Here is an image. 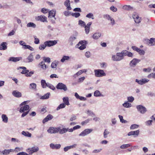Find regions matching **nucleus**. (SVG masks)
Returning a JSON list of instances; mask_svg holds the SVG:
<instances>
[{"label":"nucleus","mask_w":155,"mask_h":155,"mask_svg":"<svg viewBox=\"0 0 155 155\" xmlns=\"http://www.w3.org/2000/svg\"><path fill=\"white\" fill-rule=\"evenodd\" d=\"M19 110L20 113H23L21 115V117H23L26 115L29 111V106L28 105H25L24 106L20 107Z\"/></svg>","instance_id":"1"},{"label":"nucleus","mask_w":155,"mask_h":155,"mask_svg":"<svg viewBox=\"0 0 155 155\" xmlns=\"http://www.w3.org/2000/svg\"><path fill=\"white\" fill-rule=\"evenodd\" d=\"M23 69L21 73L22 74H25V76L26 77H31V75L33 74V72L32 71H30L29 72V71L26 69V68L25 67H19L18 69Z\"/></svg>","instance_id":"2"},{"label":"nucleus","mask_w":155,"mask_h":155,"mask_svg":"<svg viewBox=\"0 0 155 155\" xmlns=\"http://www.w3.org/2000/svg\"><path fill=\"white\" fill-rule=\"evenodd\" d=\"M95 75L96 77H100L106 75L104 71L101 69H96L94 70Z\"/></svg>","instance_id":"3"},{"label":"nucleus","mask_w":155,"mask_h":155,"mask_svg":"<svg viewBox=\"0 0 155 155\" xmlns=\"http://www.w3.org/2000/svg\"><path fill=\"white\" fill-rule=\"evenodd\" d=\"M87 43L86 41H81L79 42L77 45L78 46V48L80 50H83L86 48Z\"/></svg>","instance_id":"4"},{"label":"nucleus","mask_w":155,"mask_h":155,"mask_svg":"<svg viewBox=\"0 0 155 155\" xmlns=\"http://www.w3.org/2000/svg\"><path fill=\"white\" fill-rule=\"evenodd\" d=\"M124 57L121 53H117L116 55H114L112 56V60L114 61H119L123 59Z\"/></svg>","instance_id":"5"},{"label":"nucleus","mask_w":155,"mask_h":155,"mask_svg":"<svg viewBox=\"0 0 155 155\" xmlns=\"http://www.w3.org/2000/svg\"><path fill=\"white\" fill-rule=\"evenodd\" d=\"M56 87L58 89L63 90L64 91L67 90L66 85L62 83H58L56 86Z\"/></svg>","instance_id":"6"},{"label":"nucleus","mask_w":155,"mask_h":155,"mask_svg":"<svg viewBox=\"0 0 155 155\" xmlns=\"http://www.w3.org/2000/svg\"><path fill=\"white\" fill-rule=\"evenodd\" d=\"M48 132L50 134H55L59 131V127H50L48 130Z\"/></svg>","instance_id":"7"},{"label":"nucleus","mask_w":155,"mask_h":155,"mask_svg":"<svg viewBox=\"0 0 155 155\" xmlns=\"http://www.w3.org/2000/svg\"><path fill=\"white\" fill-rule=\"evenodd\" d=\"M35 19L37 21H40L42 22H47V17L44 15H40L35 17Z\"/></svg>","instance_id":"8"},{"label":"nucleus","mask_w":155,"mask_h":155,"mask_svg":"<svg viewBox=\"0 0 155 155\" xmlns=\"http://www.w3.org/2000/svg\"><path fill=\"white\" fill-rule=\"evenodd\" d=\"M45 42L47 47H50L56 45L57 43V40L48 41Z\"/></svg>","instance_id":"9"},{"label":"nucleus","mask_w":155,"mask_h":155,"mask_svg":"<svg viewBox=\"0 0 155 155\" xmlns=\"http://www.w3.org/2000/svg\"><path fill=\"white\" fill-rule=\"evenodd\" d=\"M133 18L136 23H139L141 22V18L140 17L139 15L136 13L133 14Z\"/></svg>","instance_id":"10"},{"label":"nucleus","mask_w":155,"mask_h":155,"mask_svg":"<svg viewBox=\"0 0 155 155\" xmlns=\"http://www.w3.org/2000/svg\"><path fill=\"white\" fill-rule=\"evenodd\" d=\"M149 81V80L148 79L143 78L140 80L136 79L135 80V81L139 84L143 85L148 82Z\"/></svg>","instance_id":"11"},{"label":"nucleus","mask_w":155,"mask_h":155,"mask_svg":"<svg viewBox=\"0 0 155 155\" xmlns=\"http://www.w3.org/2000/svg\"><path fill=\"white\" fill-rule=\"evenodd\" d=\"M39 149L37 147H34L31 148H29L27 150V152L29 154H32L34 152H36Z\"/></svg>","instance_id":"12"},{"label":"nucleus","mask_w":155,"mask_h":155,"mask_svg":"<svg viewBox=\"0 0 155 155\" xmlns=\"http://www.w3.org/2000/svg\"><path fill=\"white\" fill-rule=\"evenodd\" d=\"M137 108L141 113L144 114L146 111V108L142 105H138L137 106Z\"/></svg>","instance_id":"13"},{"label":"nucleus","mask_w":155,"mask_h":155,"mask_svg":"<svg viewBox=\"0 0 155 155\" xmlns=\"http://www.w3.org/2000/svg\"><path fill=\"white\" fill-rule=\"evenodd\" d=\"M92 131V129H86L81 132L79 134V136H84L88 134Z\"/></svg>","instance_id":"14"},{"label":"nucleus","mask_w":155,"mask_h":155,"mask_svg":"<svg viewBox=\"0 0 155 155\" xmlns=\"http://www.w3.org/2000/svg\"><path fill=\"white\" fill-rule=\"evenodd\" d=\"M22 59L21 57H11L9 58L8 59L9 61H12L14 62H16Z\"/></svg>","instance_id":"15"},{"label":"nucleus","mask_w":155,"mask_h":155,"mask_svg":"<svg viewBox=\"0 0 155 155\" xmlns=\"http://www.w3.org/2000/svg\"><path fill=\"white\" fill-rule=\"evenodd\" d=\"M53 118V116L49 114L43 119L42 122L43 124H45L48 121L51 120Z\"/></svg>","instance_id":"16"},{"label":"nucleus","mask_w":155,"mask_h":155,"mask_svg":"<svg viewBox=\"0 0 155 155\" xmlns=\"http://www.w3.org/2000/svg\"><path fill=\"white\" fill-rule=\"evenodd\" d=\"M12 94L14 97H20L21 96V93L17 91H13Z\"/></svg>","instance_id":"17"},{"label":"nucleus","mask_w":155,"mask_h":155,"mask_svg":"<svg viewBox=\"0 0 155 155\" xmlns=\"http://www.w3.org/2000/svg\"><path fill=\"white\" fill-rule=\"evenodd\" d=\"M64 5L67 7V9L68 10H71V8L70 6V0H66L64 2Z\"/></svg>","instance_id":"18"},{"label":"nucleus","mask_w":155,"mask_h":155,"mask_svg":"<svg viewBox=\"0 0 155 155\" xmlns=\"http://www.w3.org/2000/svg\"><path fill=\"white\" fill-rule=\"evenodd\" d=\"M76 39V37L74 36H71L69 38L68 40V42L70 44V45H72L73 43V42Z\"/></svg>","instance_id":"19"},{"label":"nucleus","mask_w":155,"mask_h":155,"mask_svg":"<svg viewBox=\"0 0 155 155\" xmlns=\"http://www.w3.org/2000/svg\"><path fill=\"white\" fill-rule=\"evenodd\" d=\"M50 147L52 149H59L61 147V145L60 144H54L53 143L50 144Z\"/></svg>","instance_id":"20"},{"label":"nucleus","mask_w":155,"mask_h":155,"mask_svg":"<svg viewBox=\"0 0 155 155\" xmlns=\"http://www.w3.org/2000/svg\"><path fill=\"white\" fill-rule=\"evenodd\" d=\"M148 45L151 46L155 45V38H151L150 40H148Z\"/></svg>","instance_id":"21"},{"label":"nucleus","mask_w":155,"mask_h":155,"mask_svg":"<svg viewBox=\"0 0 155 155\" xmlns=\"http://www.w3.org/2000/svg\"><path fill=\"white\" fill-rule=\"evenodd\" d=\"M39 67H40L43 70H45L48 67L45 64L44 62L42 61L40 62L38 65Z\"/></svg>","instance_id":"22"},{"label":"nucleus","mask_w":155,"mask_h":155,"mask_svg":"<svg viewBox=\"0 0 155 155\" xmlns=\"http://www.w3.org/2000/svg\"><path fill=\"white\" fill-rule=\"evenodd\" d=\"M13 151L12 150H5L2 151V153L3 154V155H7L9 154L10 153Z\"/></svg>","instance_id":"23"},{"label":"nucleus","mask_w":155,"mask_h":155,"mask_svg":"<svg viewBox=\"0 0 155 155\" xmlns=\"http://www.w3.org/2000/svg\"><path fill=\"white\" fill-rule=\"evenodd\" d=\"M101 34L100 33H95L93 35V38L95 39H98L101 36Z\"/></svg>","instance_id":"24"},{"label":"nucleus","mask_w":155,"mask_h":155,"mask_svg":"<svg viewBox=\"0 0 155 155\" xmlns=\"http://www.w3.org/2000/svg\"><path fill=\"white\" fill-rule=\"evenodd\" d=\"M140 61V60L137 59L136 58H134L131 61L130 63L132 64V65H136L137 63Z\"/></svg>","instance_id":"25"},{"label":"nucleus","mask_w":155,"mask_h":155,"mask_svg":"<svg viewBox=\"0 0 155 155\" xmlns=\"http://www.w3.org/2000/svg\"><path fill=\"white\" fill-rule=\"evenodd\" d=\"M59 133L61 134H62L64 133L67 132L68 131V128H63L62 129H60V128L59 127Z\"/></svg>","instance_id":"26"},{"label":"nucleus","mask_w":155,"mask_h":155,"mask_svg":"<svg viewBox=\"0 0 155 155\" xmlns=\"http://www.w3.org/2000/svg\"><path fill=\"white\" fill-rule=\"evenodd\" d=\"M27 59L28 60L27 62H31L33 60V56L32 54L31 53L28 56Z\"/></svg>","instance_id":"27"},{"label":"nucleus","mask_w":155,"mask_h":155,"mask_svg":"<svg viewBox=\"0 0 155 155\" xmlns=\"http://www.w3.org/2000/svg\"><path fill=\"white\" fill-rule=\"evenodd\" d=\"M63 100L64 102L63 104H64L66 105H68L69 104V99L68 97H64L63 98Z\"/></svg>","instance_id":"28"},{"label":"nucleus","mask_w":155,"mask_h":155,"mask_svg":"<svg viewBox=\"0 0 155 155\" xmlns=\"http://www.w3.org/2000/svg\"><path fill=\"white\" fill-rule=\"evenodd\" d=\"M22 134L24 136L28 137H31V134L28 131L25 132V131H23L22 132Z\"/></svg>","instance_id":"29"},{"label":"nucleus","mask_w":155,"mask_h":155,"mask_svg":"<svg viewBox=\"0 0 155 155\" xmlns=\"http://www.w3.org/2000/svg\"><path fill=\"white\" fill-rule=\"evenodd\" d=\"M70 58L69 57L67 56H63L62 58L61 59V61L62 62H64L65 61L69 60Z\"/></svg>","instance_id":"30"},{"label":"nucleus","mask_w":155,"mask_h":155,"mask_svg":"<svg viewBox=\"0 0 155 155\" xmlns=\"http://www.w3.org/2000/svg\"><path fill=\"white\" fill-rule=\"evenodd\" d=\"M2 121L5 123H7L8 122V118L5 114H2Z\"/></svg>","instance_id":"31"},{"label":"nucleus","mask_w":155,"mask_h":155,"mask_svg":"<svg viewBox=\"0 0 155 155\" xmlns=\"http://www.w3.org/2000/svg\"><path fill=\"white\" fill-rule=\"evenodd\" d=\"M41 83L42 87L43 88H45L48 84L46 83L45 80H41Z\"/></svg>","instance_id":"32"},{"label":"nucleus","mask_w":155,"mask_h":155,"mask_svg":"<svg viewBox=\"0 0 155 155\" xmlns=\"http://www.w3.org/2000/svg\"><path fill=\"white\" fill-rule=\"evenodd\" d=\"M56 14V12L54 10H51L50 11L49 13V16H52V17H54Z\"/></svg>","instance_id":"33"},{"label":"nucleus","mask_w":155,"mask_h":155,"mask_svg":"<svg viewBox=\"0 0 155 155\" xmlns=\"http://www.w3.org/2000/svg\"><path fill=\"white\" fill-rule=\"evenodd\" d=\"M27 27H32L33 28H35L36 25L32 22H29L28 23L27 25Z\"/></svg>","instance_id":"34"},{"label":"nucleus","mask_w":155,"mask_h":155,"mask_svg":"<svg viewBox=\"0 0 155 155\" xmlns=\"http://www.w3.org/2000/svg\"><path fill=\"white\" fill-rule=\"evenodd\" d=\"M23 48L25 49H28L31 51H33L34 49L33 48L29 45H24Z\"/></svg>","instance_id":"35"},{"label":"nucleus","mask_w":155,"mask_h":155,"mask_svg":"<svg viewBox=\"0 0 155 155\" xmlns=\"http://www.w3.org/2000/svg\"><path fill=\"white\" fill-rule=\"evenodd\" d=\"M58 63L54 61L52 62L51 65V67L52 68H55L58 65Z\"/></svg>","instance_id":"36"},{"label":"nucleus","mask_w":155,"mask_h":155,"mask_svg":"<svg viewBox=\"0 0 155 155\" xmlns=\"http://www.w3.org/2000/svg\"><path fill=\"white\" fill-rule=\"evenodd\" d=\"M131 146V145L129 144H124L121 145L120 148L121 149H125Z\"/></svg>","instance_id":"37"},{"label":"nucleus","mask_w":155,"mask_h":155,"mask_svg":"<svg viewBox=\"0 0 155 155\" xmlns=\"http://www.w3.org/2000/svg\"><path fill=\"white\" fill-rule=\"evenodd\" d=\"M46 47L47 46L46 45V44L45 43V42H44L43 44H41L39 45V48L40 50H44Z\"/></svg>","instance_id":"38"},{"label":"nucleus","mask_w":155,"mask_h":155,"mask_svg":"<svg viewBox=\"0 0 155 155\" xmlns=\"http://www.w3.org/2000/svg\"><path fill=\"white\" fill-rule=\"evenodd\" d=\"M66 105L62 103L59 105L57 107L56 110H58L59 109L64 108L65 107Z\"/></svg>","instance_id":"39"},{"label":"nucleus","mask_w":155,"mask_h":155,"mask_svg":"<svg viewBox=\"0 0 155 155\" xmlns=\"http://www.w3.org/2000/svg\"><path fill=\"white\" fill-rule=\"evenodd\" d=\"M29 88L31 89H35L36 88V84L34 83H31L30 85Z\"/></svg>","instance_id":"40"},{"label":"nucleus","mask_w":155,"mask_h":155,"mask_svg":"<svg viewBox=\"0 0 155 155\" xmlns=\"http://www.w3.org/2000/svg\"><path fill=\"white\" fill-rule=\"evenodd\" d=\"M140 55H143L144 54L145 52L143 50H141L139 48V50L137 51Z\"/></svg>","instance_id":"41"},{"label":"nucleus","mask_w":155,"mask_h":155,"mask_svg":"<svg viewBox=\"0 0 155 155\" xmlns=\"http://www.w3.org/2000/svg\"><path fill=\"white\" fill-rule=\"evenodd\" d=\"M49 93L45 94L41 97V98L43 99H47L49 97Z\"/></svg>","instance_id":"42"},{"label":"nucleus","mask_w":155,"mask_h":155,"mask_svg":"<svg viewBox=\"0 0 155 155\" xmlns=\"http://www.w3.org/2000/svg\"><path fill=\"white\" fill-rule=\"evenodd\" d=\"M6 43L5 42H3L1 45V46L3 50H5L7 49V47L6 46Z\"/></svg>","instance_id":"43"},{"label":"nucleus","mask_w":155,"mask_h":155,"mask_svg":"<svg viewBox=\"0 0 155 155\" xmlns=\"http://www.w3.org/2000/svg\"><path fill=\"white\" fill-rule=\"evenodd\" d=\"M123 106L125 107L128 108L131 106V104L126 102L123 104Z\"/></svg>","instance_id":"44"},{"label":"nucleus","mask_w":155,"mask_h":155,"mask_svg":"<svg viewBox=\"0 0 155 155\" xmlns=\"http://www.w3.org/2000/svg\"><path fill=\"white\" fill-rule=\"evenodd\" d=\"M33 37L35 39V43L36 44H39L40 42L39 39L38 38H37L36 36H34Z\"/></svg>","instance_id":"45"},{"label":"nucleus","mask_w":155,"mask_h":155,"mask_svg":"<svg viewBox=\"0 0 155 155\" xmlns=\"http://www.w3.org/2000/svg\"><path fill=\"white\" fill-rule=\"evenodd\" d=\"M86 17L89 18H91L92 19H94V18L93 14L92 13H89L86 15Z\"/></svg>","instance_id":"46"},{"label":"nucleus","mask_w":155,"mask_h":155,"mask_svg":"<svg viewBox=\"0 0 155 155\" xmlns=\"http://www.w3.org/2000/svg\"><path fill=\"white\" fill-rule=\"evenodd\" d=\"M101 94L100 92L98 90L95 91L94 93V95L96 97L99 96Z\"/></svg>","instance_id":"47"},{"label":"nucleus","mask_w":155,"mask_h":155,"mask_svg":"<svg viewBox=\"0 0 155 155\" xmlns=\"http://www.w3.org/2000/svg\"><path fill=\"white\" fill-rule=\"evenodd\" d=\"M124 8L125 9L128 10L132 9L133 8L131 7L130 5H124Z\"/></svg>","instance_id":"48"},{"label":"nucleus","mask_w":155,"mask_h":155,"mask_svg":"<svg viewBox=\"0 0 155 155\" xmlns=\"http://www.w3.org/2000/svg\"><path fill=\"white\" fill-rule=\"evenodd\" d=\"M109 132L106 129L104 131V137L105 138H106L107 136V135L109 134Z\"/></svg>","instance_id":"49"},{"label":"nucleus","mask_w":155,"mask_h":155,"mask_svg":"<svg viewBox=\"0 0 155 155\" xmlns=\"http://www.w3.org/2000/svg\"><path fill=\"white\" fill-rule=\"evenodd\" d=\"M78 24L80 25L82 27H84L85 25V23L84 21L81 20H79L78 21Z\"/></svg>","instance_id":"50"},{"label":"nucleus","mask_w":155,"mask_h":155,"mask_svg":"<svg viewBox=\"0 0 155 155\" xmlns=\"http://www.w3.org/2000/svg\"><path fill=\"white\" fill-rule=\"evenodd\" d=\"M47 86L53 90H54L55 89V87L53 85L50 84H48Z\"/></svg>","instance_id":"51"},{"label":"nucleus","mask_w":155,"mask_h":155,"mask_svg":"<svg viewBox=\"0 0 155 155\" xmlns=\"http://www.w3.org/2000/svg\"><path fill=\"white\" fill-rule=\"evenodd\" d=\"M119 117L120 119V122H121L122 123H125L127 122V121L123 119V117L122 116H121L120 115H119Z\"/></svg>","instance_id":"52"},{"label":"nucleus","mask_w":155,"mask_h":155,"mask_svg":"<svg viewBox=\"0 0 155 155\" xmlns=\"http://www.w3.org/2000/svg\"><path fill=\"white\" fill-rule=\"evenodd\" d=\"M72 15L75 18H78L80 16V14L78 12H75L74 13H72Z\"/></svg>","instance_id":"53"},{"label":"nucleus","mask_w":155,"mask_h":155,"mask_svg":"<svg viewBox=\"0 0 155 155\" xmlns=\"http://www.w3.org/2000/svg\"><path fill=\"white\" fill-rule=\"evenodd\" d=\"M127 52H129V51L126 50H124L122 51L121 53L123 55V56H127L128 54Z\"/></svg>","instance_id":"54"},{"label":"nucleus","mask_w":155,"mask_h":155,"mask_svg":"<svg viewBox=\"0 0 155 155\" xmlns=\"http://www.w3.org/2000/svg\"><path fill=\"white\" fill-rule=\"evenodd\" d=\"M138 127V126L137 124H134L133 125H132L130 127V129H134L135 128H137Z\"/></svg>","instance_id":"55"},{"label":"nucleus","mask_w":155,"mask_h":155,"mask_svg":"<svg viewBox=\"0 0 155 155\" xmlns=\"http://www.w3.org/2000/svg\"><path fill=\"white\" fill-rule=\"evenodd\" d=\"M147 77L148 78H155V73H152L150 74Z\"/></svg>","instance_id":"56"},{"label":"nucleus","mask_w":155,"mask_h":155,"mask_svg":"<svg viewBox=\"0 0 155 155\" xmlns=\"http://www.w3.org/2000/svg\"><path fill=\"white\" fill-rule=\"evenodd\" d=\"M127 100L128 101L132 102L134 100V98L132 96L128 97Z\"/></svg>","instance_id":"57"},{"label":"nucleus","mask_w":155,"mask_h":155,"mask_svg":"<svg viewBox=\"0 0 155 155\" xmlns=\"http://www.w3.org/2000/svg\"><path fill=\"white\" fill-rule=\"evenodd\" d=\"M85 79V78L84 77H81L78 79V83H81Z\"/></svg>","instance_id":"58"},{"label":"nucleus","mask_w":155,"mask_h":155,"mask_svg":"<svg viewBox=\"0 0 155 155\" xmlns=\"http://www.w3.org/2000/svg\"><path fill=\"white\" fill-rule=\"evenodd\" d=\"M44 60L45 62H47L48 63H50L51 61L50 58L48 57L45 58L44 59Z\"/></svg>","instance_id":"59"},{"label":"nucleus","mask_w":155,"mask_h":155,"mask_svg":"<svg viewBox=\"0 0 155 155\" xmlns=\"http://www.w3.org/2000/svg\"><path fill=\"white\" fill-rule=\"evenodd\" d=\"M110 9L114 12H116L117 11V8L114 7V6H112L110 8Z\"/></svg>","instance_id":"60"},{"label":"nucleus","mask_w":155,"mask_h":155,"mask_svg":"<svg viewBox=\"0 0 155 155\" xmlns=\"http://www.w3.org/2000/svg\"><path fill=\"white\" fill-rule=\"evenodd\" d=\"M48 12V10L47 9L45 8H43L41 10V12L44 13H47Z\"/></svg>","instance_id":"61"},{"label":"nucleus","mask_w":155,"mask_h":155,"mask_svg":"<svg viewBox=\"0 0 155 155\" xmlns=\"http://www.w3.org/2000/svg\"><path fill=\"white\" fill-rule=\"evenodd\" d=\"M84 28L86 33L87 34H88L89 32L90 28H89L88 27V28L87 27H86L85 26H84Z\"/></svg>","instance_id":"62"},{"label":"nucleus","mask_w":155,"mask_h":155,"mask_svg":"<svg viewBox=\"0 0 155 155\" xmlns=\"http://www.w3.org/2000/svg\"><path fill=\"white\" fill-rule=\"evenodd\" d=\"M134 135H135L137 136L139 133V130H137L135 131H133Z\"/></svg>","instance_id":"63"},{"label":"nucleus","mask_w":155,"mask_h":155,"mask_svg":"<svg viewBox=\"0 0 155 155\" xmlns=\"http://www.w3.org/2000/svg\"><path fill=\"white\" fill-rule=\"evenodd\" d=\"M76 119V116L75 115H73L72 117L70 118V120L71 121H72L74 120H75Z\"/></svg>","instance_id":"64"}]
</instances>
